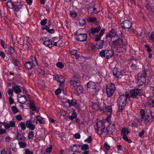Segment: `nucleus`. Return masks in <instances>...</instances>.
<instances>
[{"label": "nucleus", "mask_w": 154, "mask_h": 154, "mask_svg": "<svg viewBox=\"0 0 154 154\" xmlns=\"http://www.w3.org/2000/svg\"><path fill=\"white\" fill-rule=\"evenodd\" d=\"M13 9L14 14L17 17L23 14L27 10L26 6L22 5L19 2L14 3Z\"/></svg>", "instance_id": "obj_2"}, {"label": "nucleus", "mask_w": 154, "mask_h": 154, "mask_svg": "<svg viewBox=\"0 0 154 154\" xmlns=\"http://www.w3.org/2000/svg\"><path fill=\"white\" fill-rule=\"evenodd\" d=\"M77 115V113L76 112H73L72 113L71 116H69V119L72 121L74 119H75L76 118Z\"/></svg>", "instance_id": "obj_33"}, {"label": "nucleus", "mask_w": 154, "mask_h": 154, "mask_svg": "<svg viewBox=\"0 0 154 154\" xmlns=\"http://www.w3.org/2000/svg\"><path fill=\"white\" fill-rule=\"evenodd\" d=\"M145 47L147 48V51L148 52H150L152 51V49L149 48V46L148 45H145Z\"/></svg>", "instance_id": "obj_56"}, {"label": "nucleus", "mask_w": 154, "mask_h": 154, "mask_svg": "<svg viewBox=\"0 0 154 154\" xmlns=\"http://www.w3.org/2000/svg\"><path fill=\"white\" fill-rule=\"evenodd\" d=\"M152 111L149 109H146L145 113L144 110H140L141 118L144 120L146 125L152 122L154 120V116L152 115Z\"/></svg>", "instance_id": "obj_1"}, {"label": "nucleus", "mask_w": 154, "mask_h": 154, "mask_svg": "<svg viewBox=\"0 0 154 154\" xmlns=\"http://www.w3.org/2000/svg\"><path fill=\"white\" fill-rule=\"evenodd\" d=\"M121 42L122 39L119 37L117 39L112 41L111 46L112 48L115 49H117L119 48H121Z\"/></svg>", "instance_id": "obj_7"}, {"label": "nucleus", "mask_w": 154, "mask_h": 154, "mask_svg": "<svg viewBox=\"0 0 154 154\" xmlns=\"http://www.w3.org/2000/svg\"><path fill=\"white\" fill-rule=\"evenodd\" d=\"M36 119L40 124H44L45 121L44 119L40 116H38L36 117Z\"/></svg>", "instance_id": "obj_26"}, {"label": "nucleus", "mask_w": 154, "mask_h": 154, "mask_svg": "<svg viewBox=\"0 0 154 154\" xmlns=\"http://www.w3.org/2000/svg\"><path fill=\"white\" fill-rule=\"evenodd\" d=\"M47 19H45L42 20L40 22V24L42 26H44L47 23Z\"/></svg>", "instance_id": "obj_48"}, {"label": "nucleus", "mask_w": 154, "mask_h": 154, "mask_svg": "<svg viewBox=\"0 0 154 154\" xmlns=\"http://www.w3.org/2000/svg\"><path fill=\"white\" fill-rule=\"evenodd\" d=\"M101 37L98 34L95 37V41H99L100 40Z\"/></svg>", "instance_id": "obj_64"}, {"label": "nucleus", "mask_w": 154, "mask_h": 154, "mask_svg": "<svg viewBox=\"0 0 154 154\" xmlns=\"http://www.w3.org/2000/svg\"><path fill=\"white\" fill-rule=\"evenodd\" d=\"M13 89H9V91H8V94L11 96H12L13 94Z\"/></svg>", "instance_id": "obj_62"}, {"label": "nucleus", "mask_w": 154, "mask_h": 154, "mask_svg": "<svg viewBox=\"0 0 154 154\" xmlns=\"http://www.w3.org/2000/svg\"><path fill=\"white\" fill-rule=\"evenodd\" d=\"M97 20L96 18L95 17H90L88 18V21L90 22H93L96 21Z\"/></svg>", "instance_id": "obj_41"}, {"label": "nucleus", "mask_w": 154, "mask_h": 154, "mask_svg": "<svg viewBox=\"0 0 154 154\" xmlns=\"http://www.w3.org/2000/svg\"><path fill=\"white\" fill-rule=\"evenodd\" d=\"M113 75L118 78H121L122 75L121 70L118 68H115L112 71Z\"/></svg>", "instance_id": "obj_13"}, {"label": "nucleus", "mask_w": 154, "mask_h": 154, "mask_svg": "<svg viewBox=\"0 0 154 154\" xmlns=\"http://www.w3.org/2000/svg\"><path fill=\"white\" fill-rule=\"evenodd\" d=\"M29 106L30 109H31L32 111H35V106L33 102L31 100H30Z\"/></svg>", "instance_id": "obj_27"}, {"label": "nucleus", "mask_w": 154, "mask_h": 154, "mask_svg": "<svg viewBox=\"0 0 154 154\" xmlns=\"http://www.w3.org/2000/svg\"><path fill=\"white\" fill-rule=\"evenodd\" d=\"M106 109L107 112H109L110 113L109 115H111L112 112V109L111 106H108L107 108Z\"/></svg>", "instance_id": "obj_61"}, {"label": "nucleus", "mask_w": 154, "mask_h": 154, "mask_svg": "<svg viewBox=\"0 0 154 154\" xmlns=\"http://www.w3.org/2000/svg\"><path fill=\"white\" fill-rule=\"evenodd\" d=\"M82 150H86L89 149L88 145L87 144H85L83 145H81V147L80 148Z\"/></svg>", "instance_id": "obj_34"}, {"label": "nucleus", "mask_w": 154, "mask_h": 154, "mask_svg": "<svg viewBox=\"0 0 154 154\" xmlns=\"http://www.w3.org/2000/svg\"><path fill=\"white\" fill-rule=\"evenodd\" d=\"M139 91H140V89H139L138 88H134L131 90L129 93L127 94V95L128 97L135 98L137 95L139 96H141V93L139 92Z\"/></svg>", "instance_id": "obj_6"}, {"label": "nucleus", "mask_w": 154, "mask_h": 154, "mask_svg": "<svg viewBox=\"0 0 154 154\" xmlns=\"http://www.w3.org/2000/svg\"><path fill=\"white\" fill-rule=\"evenodd\" d=\"M70 15L72 17L75 18L77 16V14L74 10H72L70 12Z\"/></svg>", "instance_id": "obj_40"}, {"label": "nucleus", "mask_w": 154, "mask_h": 154, "mask_svg": "<svg viewBox=\"0 0 154 154\" xmlns=\"http://www.w3.org/2000/svg\"><path fill=\"white\" fill-rule=\"evenodd\" d=\"M1 44L2 46L5 49L7 48V45L5 44L4 41L2 40L1 41Z\"/></svg>", "instance_id": "obj_60"}, {"label": "nucleus", "mask_w": 154, "mask_h": 154, "mask_svg": "<svg viewBox=\"0 0 154 154\" xmlns=\"http://www.w3.org/2000/svg\"><path fill=\"white\" fill-rule=\"evenodd\" d=\"M128 97L127 94L120 96L117 100L118 112L121 111L125 108L126 105Z\"/></svg>", "instance_id": "obj_3"}, {"label": "nucleus", "mask_w": 154, "mask_h": 154, "mask_svg": "<svg viewBox=\"0 0 154 154\" xmlns=\"http://www.w3.org/2000/svg\"><path fill=\"white\" fill-rule=\"evenodd\" d=\"M121 43V48H122L123 46H125L127 45L128 44V43L125 40H124L122 39V42Z\"/></svg>", "instance_id": "obj_43"}, {"label": "nucleus", "mask_w": 154, "mask_h": 154, "mask_svg": "<svg viewBox=\"0 0 154 154\" xmlns=\"http://www.w3.org/2000/svg\"><path fill=\"white\" fill-rule=\"evenodd\" d=\"M80 135L79 133H77L74 135V137L76 139H79L80 138Z\"/></svg>", "instance_id": "obj_57"}, {"label": "nucleus", "mask_w": 154, "mask_h": 154, "mask_svg": "<svg viewBox=\"0 0 154 154\" xmlns=\"http://www.w3.org/2000/svg\"><path fill=\"white\" fill-rule=\"evenodd\" d=\"M52 149V147L51 146L47 148L46 150V152L47 153H50L51 152Z\"/></svg>", "instance_id": "obj_54"}, {"label": "nucleus", "mask_w": 154, "mask_h": 154, "mask_svg": "<svg viewBox=\"0 0 154 154\" xmlns=\"http://www.w3.org/2000/svg\"><path fill=\"white\" fill-rule=\"evenodd\" d=\"M34 137V132L32 131H30L28 134V138L29 139H33Z\"/></svg>", "instance_id": "obj_36"}, {"label": "nucleus", "mask_w": 154, "mask_h": 154, "mask_svg": "<svg viewBox=\"0 0 154 154\" xmlns=\"http://www.w3.org/2000/svg\"><path fill=\"white\" fill-rule=\"evenodd\" d=\"M16 119L17 120L20 121L22 120V117L20 115H17L16 116Z\"/></svg>", "instance_id": "obj_59"}, {"label": "nucleus", "mask_w": 154, "mask_h": 154, "mask_svg": "<svg viewBox=\"0 0 154 154\" xmlns=\"http://www.w3.org/2000/svg\"><path fill=\"white\" fill-rule=\"evenodd\" d=\"M87 87L88 88L93 89L94 90H95L94 91L95 94L97 93L99 90V89L97 88V86L96 83L92 81H90L88 82L87 84Z\"/></svg>", "instance_id": "obj_10"}, {"label": "nucleus", "mask_w": 154, "mask_h": 154, "mask_svg": "<svg viewBox=\"0 0 154 154\" xmlns=\"http://www.w3.org/2000/svg\"><path fill=\"white\" fill-rule=\"evenodd\" d=\"M71 85H72L74 87L76 88L78 85H77V82H75L74 81H70L69 82Z\"/></svg>", "instance_id": "obj_49"}, {"label": "nucleus", "mask_w": 154, "mask_h": 154, "mask_svg": "<svg viewBox=\"0 0 154 154\" xmlns=\"http://www.w3.org/2000/svg\"><path fill=\"white\" fill-rule=\"evenodd\" d=\"M2 125L4 126L6 129H8L10 128V125L7 122H4L2 123Z\"/></svg>", "instance_id": "obj_45"}, {"label": "nucleus", "mask_w": 154, "mask_h": 154, "mask_svg": "<svg viewBox=\"0 0 154 154\" xmlns=\"http://www.w3.org/2000/svg\"><path fill=\"white\" fill-rule=\"evenodd\" d=\"M122 138L124 140L128 142L129 143H131L132 142V141L128 138L127 136L126 135H123Z\"/></svg>", "instance_id": "obj_39"}, {"label": "nucleus", "mask_w": 154, "mask_h": 154, "mask_svg": "<svg viewBox=\"0 0 154 154\" xmlns=\"http://www.w3.org/2000/svg\"><path fill=\"white\" fill-rule=\"evenodd\" d=\"M114 130V129L112 128V126L110 125H109L106 128V131H105V132L107 134H110L112 133Z\"/></svg>", "instance_id": "obj_22"}, {"label": "nucleus", "mask_w": 154, "mask_h": 154, "mask_svg": "<svg viewBox=\"0 0 154 154\" xmlns=\"http://www.w3.org/2000/svg\"><path fill=\"white\" fill-rule=\"evenodd\" d=\"M86 34H79L77 35V38H76L78 41L81 42H84L86 40L87 38Z\"/></svg>", "instance_id": "obj_15"}, {"label": "nucleus", "mask_w": 154, "mask_h": 154, "mask_svg": "<svg viewBox=\"0 0 154 154\" xmlns=\"http://www.w3.org/2000/svg\"><path fill=\"white\" fill-rule=\"evenodd\" d=\"M12 62L14 66H18L19 64V62L15 59H13Z\"/></svg>", "instance_id": "obj_44"}, {"label": "nucleus", "mask_w": 154, "mask_h": 154, "mask_svg": "<svg viewBox=\"0 0 154 154\" xmlns=\"http://www.w3.org/2000/svg\"><path fill=\"white\" fill-rule=\"evenodd\" d=\"M12 89L17 94H19L21 92V89L19 85H16L14 86H13Z\"/></svg>", "instance_id": "obj_25"}, {"label": "nucleus", "mask_w": 154, "mask_h": 154, "mask_svg": "<svg viewBox=\"0 0 154 154\" xmlns=\"http://www.w3.org/2000/svg\"><path fill=\"white\" fill-rule=\"evenodd\" d=\"M18 144L20 146V147L22 148H24L26 146V143L19 142Z\"/></svg>", "instance_id": "obj_42"}, {"label": "nucleus", "mask_w": 154, "mask_h": 154, "mask_svg": "<svg viewBox=\"0 0 154 154\" xmlns=\"http://www.w3.org/2000/svg\"><path fill=\"white\" fill-rule=\"evenodd\" d=\"M145 132L144 130H143L142 131L140 132L139 134V136L140 137H143V135Z\"/></svg>", "instance_id": "obj_58"}, {"label": "nucleus", "mask_w": 154, "mask_h": 154, "mask_svg": "<svg viewBox=\"0 0 154 154\" xmlns=\"http://www.w3.org/2000/svg\"><path fill=\"white\" fill-rule=\"evenodd\" d=\"M104 147L107 150H109L110 149V146L106 142L104 144Z\"/></svg>", "instance_id": "obj_53"}, {"label": "nucleus", "mask_w": 154, "mask_h": 154, "mask_svg": "<svg viewBox=\"0 0 154 154\" xmlns=\"http://www.w3.org/2000/svg\"><path fill=\"white\" fill-rule=\"evenodd\" d=\"M146 72H145L143 74L140 75L138 78V84L139 86H141L144 85L146 81Z\"/></svg>", "instance_id": "obj_8"}, {"label": "nucleus", "mask_w": 154, "mask_h": 154, "mask_svg": "<svg viewBox=\"0 0 154 154\" xmlns=\"http://www.w3.org/2000/svg\"><path fill=\"white\" fill-rule=\"evenodd\" d=\"M101 41L102 42L103 45H104L105 46H106L108 45V44L107 42L104 41V40H101Z\"/></svg>", "instance_id": "obj_63"}, {"label": "nucleus", "mask_w": 154, "mask_h": 154, "mask_svg": "<svg viewBox=\"0 0 154 154\" xmlns=\"http://www.w3.org/2000/svg\"><path fill=\"white\" fill-rule=\"evenodd\" d=\"M66 102L69 103V107L71 106H74L75 105H76V103H77V100H75V99H72L71 100L67 99L66 100Z\"/></svg>", "instance_id": "obj_24"}, {"label": "nucleus", "mask_w": 154, "mask_h": 154, "mask_svg": "<svg viewBox=\"0 0 154 154\" xmlns=\"http://www.w3.org/2000/svg\"><path fill=\"white\" fill-rule=\"evenodd\" d=\"M96 45L97 46L96 49H101L103 47V44L102 42L101 41V40L100 41L99 43L97 42V44L95 45L94 46L96 47Z\"/></svg>", "instance_id": "obj_32"}, {"label": "nucleus", "mask_w": 154, "mask_h": 154, "mask_svg": "<svg viewBox=\"0 0 154 154\" xmlns=\"http://www.w3.org/2000/svg\"><path fill=\"white\" fill-rule=\"evenodd\" d=\"M75 89L76 91L79 94L81 93L83 91V88L81 86L78 85L77 87L75 88Z\"/></svg>", "instance_id": "obj_28"}, {"label": "nucleus", "mask_w": 154, "mask_h": 154, "mask_svg": "<svg viewBox=\"0 0 154 154\" xmlns=\"http://www.w3.org/2000/svg\"><path fill=\"white\" fill-rule=\"evenodd\" d=\"M100 29L101 27L100 26L91 28L88 31L90 36L91 38L95 33L99 32Z\"/></svg>", "instance_id": "obj_14"}, {"label": "nucleus", "mask_w": 154, "mask_h": 154, "mask_svg": "<svg viewBox=\"0 0 154 154\" xmlns=\"http://www.w3.org/2000/svg\"><path fill=\"white\" fill-rule=\"evenodd\" d=\"M106 91L109 97H111L115 91H113L112 89L111 90V89L107 88V87L106 88Z\"/></svg>", "instance_id": "obj_29"}, {"label": "nucleus", "mask_w": 154, "mask_h": 154, "mask_svg": "<svg viewBox=\"0 0 154 154\" xmlns=\"http://www.w3.org/2000/svg\"><path fill=\"white\" fill-rule=\"evenodd\" d=\"M106 50L101 51L99 53L100 56L102 57H105L106 58Z\"/></svg>", "instance_id": "obj_37"}, {"label": "nucleus", "mask_w": 154, "mask_h": 154, "mask_svg": "<svg viewBox=\"0 0 154 154\" xmlns=\"http://www.w3.org/2000/svg\"><path fill=\"white\" fill-rule=\"evenodd\" d=\"M26 126L31 130H34L35 128V126L32 124V122L30 120L27 121L26 122Z\"/></svg>", "instance_id": "obj_18"}, {"label": "nucleus", "mask_w": 154, "mask_h": 154, "mask_svg": "<svg viewBox=\"0 0 154 154\" xmlns=\"http://www.w3.org/2000/svg\"><path fill=\"white\" fill-rule=\"evenodd\" d=\"M59 87L58 89L55 90V94L58 95H59L61 92V89L63 88V85L60 84L59 85Z\"/></svg>", "instance_id": "obj_30"}, {"label": "nucleus", "mask_w": 154, "mask_h": 154, "mask_svg": "<svg viewBox=\"0 0 154 154\" xmlns=\"http://www.w3.org/2000/svg\"><path fill=\"white\" fill-rule=\"evenodd\" d=\"M11 109L13 112L14 113H16L18 112V109L15 106H13L11 107Z\"/></svg>", "instance_id": "obj_47"}, {"label": "nucleus", "mask_w": 154, "mask_h": 154, "mask_svg": "<svg viewBox=\"0 0 154 154\" xmlns=\"http://www.w3.org/2000/svg\"><path fill=\"white\" fill-rule=\"evenodd\" d=\"M130 131L129 128H124L122 130L121 134L122 135L125 134L127 135H128Z\"/></svg>", "instance_id": "obj_23"}, {"label": "nucleus", "mask_w": 154, "mask_h": 154, "mask_svg": "<svg viewBox=\"0 0 154 154\" xmlns=\"http://www.w3.org/2000/svg\"><path fill=\"white\" fill-rule=\"evenodd\" d=\"M54 79L60 82V84L59 85L61 84L62 85H63V84L65 82V79L63 76L61 75L56 74L54 75Z\"/></svg>", "instance_id": "obj_12"}, {"label": "nucleus", "mask_w": 154, "mask_h": 154, "mask_svg": "<svg viewBox=\"0 0 154 154\" xmlns=\"http://www.w3.org/2000/svg\"><path fill=\"white\" fill-rule=\"evenodd\" d=\"M108 88L111 89V90L112 89V90L114 91L115 90V85L113 83H111L110 84V86L109 87V88Z\"/></svg>", "instance_id": "obj_51"}, {"label": "nucleus", "mask_w": 154, "mask_h": 154, "mask_svg": "<svg viewBox=\"0 0 154 154\" xmlns=\"http://www.w3.org/2000/svg\"><path fill=\"white\" fill-rule=\"evenodd\" d=\"M56 66L57 67H59L60 68H62L64 67V64L62 62H58L56 64Z\"/></svg>", "instance_id": "obj_46"}, {"label": "nucleus", "mask_w": 154, "mask_h": 154, "mask_svg": "<svg viewBox=\"0 0 154 154\" xmlns=\"http://www.w3.org/2000/svg\"><path fill=\"white\" fill-rule=\"evenodd\" d=\"M46 39V41H44L43 44L44 45L50 48H51L53 46V44L51 42L48 38L45 37Z\"/></svg>", "instance_id": "obj_20"}, {"label": "nucleus", "mask_w": 154, "mask_h": 154, "mask_svg": "<svg viewBox=\"0 0 154 154\" xmlns=\"http://www.w3.org/2000/svg\"><path fill=\"white\" fill-rule=\"evenodd\" d=\"M14 3L11 1H8L7 3V6L9 8L13 9L14 6Z\"/></svg>", "instance_id": "obj_31"}, {"label": "nucleus", "mask_w": 154, "mask_h": 154, "mask_svg": "<svg viewBox=\"0 0 154 154\" xmlns=\"http://www.w3.org/2000/svg\"><path fill=\"white\" fill-rule=\"evenodd\" d=\"M85 20L83 19H81L79 20V24L80 26H83L85 23Z\"/></svg>", "instance_id": "obj_35"}, {"label": "nucleus", "mask_w": 154, "mask_h": 154, "mask_svg": "<svg viewBox=\"0 0 154 154\" xmlns=\"http://www.w3.org/2000/svg\"><path fill=\"white\" fill-rule=\"evenodd\" d=\"M106 58L107 59L111 58L114 55L113 51L112 49L106 50Z\"/></svg>", "instance_id": "obj_16"}, {"label": "nucleus", "mask_w": 154, "mask_h": 154, "mask_svg": "<svg viewBox=\"0 0 154 154\" xmlns=\"http://www.w3.org/2000/svg\"><path fill=\"white\" fill-rule=\"evenodd\" d=\"M10 124L9 125H10V127H11L14 128L15 126V123L14 121H11L9 123Z\"/></svg>", "instance_id": "obj_55"}, {"label": "nucleus", "mask_w": 154, "mask_h": 154, "mask_svg": "<svg viewBox=\"0 0 154 154\" xmlns=\"http://www.w3.org/2000/svg\"><path fill=\"white\" fill-rule=\"evenodd\" d=\"M30 61L26 62L24 64L25 68L29 69L38 65V62L35 56H31L30 57Z\"/></svg>", "instance_id": "obj_4"}, {"label": "nucleus", "mask_w": 154, "mask_h": 154, "mask_svg": "<svg viewBox=\"0 0 154 154\" xmlns=\"http://www.w3.org/2000/svg\"><path fill=\"white\" fill-rule=\"evenodd\" d=\"M5 52L7 54L11 55L15 52V49L11 46L8 48V49L5 51Z\"/></svg>", "instance_id": "obj_21"}, {"label": "nucleus", "mask_w": 154, "mask_h": 154, "mask_svg": "<svg viewBox=\"0 0 154 154\" xmlns=\"http://www.w3.org/2000/svg\"><path fill=\"white\" fill-rule=\"evenodd\" d=\"M92 140V137L91 136H89L85 140V142L90 143Z\"/></svg>", "instance_id": "obj_50"}, {"label": "nucleus", "mask_w": 154, "mask_h": 154, "mask_svg": "<svg viewBox=\"0 0 154 154\" xmlns=\"http://www.w3.org/2000/svg\"><path fill=\"white\" fill-rule=\"evenodd\" d=\"M24 134H20L18 132L17 133L16 139L19 142L20 140L24 141L26 137L24 136Z\"/></svg>", "instance_id": "obj_19"}, {"label": "nucleus", "mask_w": 154, "mask_h": 154, "mask_svg": "<svg viewBox=\"0 0 154 154\" xmlns=\"http://www.w3.org/2000/svg\"><path fill=\"white\" fill-rule=\"evenodd\" d=\"M122 28L130 29L132 26V23L131 21L128 20H125L121 23Z\"/></svg>", "instance_id": "obj_9"}, {"label": "nucleus", "mask_w": 154, "mask_h": 154, "mask_svg": "<svg viewBox=\"0 0 154 154\" xmlns=\"http://www.w3.org/2000/svg\"><path fill=\"white\" fill-rule=\"evenodd\" d=\"M25 153L26 154H33V152L30 151L28 149H25Z\"/></svg>", "instance_id": "obj_52"}, {"label": "nucleus", "mask_w": 154, "mask_h": 154, "mask_svg": "<svg viewBox=\"0 0 154 154\" xmlns=\"http://www.w3.org/2000/svg\"><path fill=\"white\" fill-rule=\"evenodd\" d=\"M20 95V96L19 95L17 96V97L20 98V100H18V101L21 104H24L27 101L26 97L25 95Z\"/></svg>", "instance_id": "obj_17"}, {"label": "nucleus", "mask_w": 154, "mask_h": 154, "mask_svg": "<svg viewBox=\"0 0 154 154\" xmlns=\"http://www.w3.org/2000/svg\"><path fill=\"white\" fill-rule=\"evenodd\" d=\"M19 126L21 127L23 130H25L26 128V124H25L24 122H21L19 123Z\"/></svg>", "instance_id": "obj_38"}, {"label": "nucleus", "mask_w": 154, "mask_h": 154, "mask_svg": "<svg viewBox=\"0 0 154 154\" xmlns=\"http://www.w3.org/2000/svg\"><path fill=\"white\" fill-rule=\"evenodd\" d=\"M81 147V145L73 144L70 146L69 149L72 152L79 153L81 152V150H79Z\"/></svg>", "instance_id": "obj_11"}, {"label": "nucleus", "mask_w": 154, "mask_h": 154, "mask_svg": "<svg viewBox=\"0 0 154 154\" xmlns=\"http://www.w3.org/2000/svg\"><path fill=\"white\" fill-rule=\"evenodd\" d=\"M105 128L104 123L102 121H99L97 122L96 125L95 126V129L96 130L97 132L100 131V134H102L104 132Z\"/></svg>", "instance_id": "obj_5"}]
</instances>
